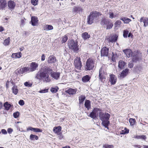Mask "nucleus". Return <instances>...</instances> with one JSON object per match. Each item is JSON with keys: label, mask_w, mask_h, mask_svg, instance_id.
<instances>
[{"label": "nucleus", "mask_w": 148, "mask_h": 148, "mask_svg": "<svg viewBox=\"0 0 148 148\" xmlns=\"http://www.w3.org/2000/svg\"><path fill=\"white\" fill-rule=\"evenodd\" d=\"M15 53L16 54V58H19L21 57L22 54L20 52Z\"/></svg>", "instance_id": "51"}, {"label": "nucleus", "mask_w": 148, "mask_h": 148, "mask_svg": "<svg viewBox=\"0 0 148 148\" xmlns=\"http://www.w3.org/2000/svg\"><path fill=\"white\" fill-rule=\"evenodd\" d=\"M109 17L111 18H112L115 17V16H114L113 13L112 12L109 13Z\"/></svg>", "instance_id": "53"}, {"label": "nucleus", "mask_w": 148, "mask_h": 148, "mask_svg": "<svg viewBox=\"0 0 148 148\" xmlns=\"http://www.w3.org/2000/svg\"><path fill=\"white\" fill-rule=\"evenodd\" d=\"M56 58L53 56H50L48 58L47 62L49 63H54L56 61Z\"/></svg>", "instance_id": "16"}, {"label": "nucleus", "mask_w": 148, "mask_h": 148, "mask_svg": "<svg viewBox=\"0 0 148 148\" xmlns=\"http://www.w3.org/2000/svg\"><path fill=\"white\" fill-rule=\"evenodd\" d=\"M134 146L135 147H138V148H141V146H140V145H135Z\"/></svg>", "instance_id": "63"}, {"label": "nucleus", "mask_w": 148, "mask_h": 148, "mask_svg": "<svg viewBox=\"0 0 148 148\" xmlns=\"http://www.w3.org/2000/svg\"><path fill=\"white\" fill-rule=\"evenodd\" d=\"M85 97L84 96L81 95L79 97V103L83 104L84 101L85 99Z\"/></svg>", "instance_id": "34"}, {"label": "nucleus", "mask_w": 148, "mask_h": 148, "mask_svg": "<svg viewBox=\"0 0 148 148\" xmlns=\"http://www.w3.org/2000/svg\"><path fill=\"white\" fill-rule=\"evenodd\" d=\"M128 33L129 31L127 30H124L123 32V36L124 37L127 38Z\"/></svg>", "instance_id": "42"}, {"label": "nucleus", "mask_w": 148, "mask_h": 148, "mask_svg": "<svg viewBox=\"0 0 148 148\" xmlns=\"http://www.w3.org/2000/svg\"><path fill=\"white\" fill-rule=\"evenodd\" d=\"M98 109H94L93 111L91 112L88 116L90 117L93 119H95L96 118V114L98 111Z\"/></svg>", "instance_id": "15"}, {"label": "nucleus", "mask_w": 148, "mask_h": 148, "mask_svg": "<svg viewBox=\"0 0 148 148\" xmlns=\"http://www.w3.org/2000/svg\"><path fill=\"white\" fill-rule=\"evenodd\" d=\"M82 38L84 40H86L90 37V36L88 34V33L85 32L82 34Z\"/></svg>", "instance_id": "28"}, {"label": "nucleus", "mask_w": 148, "mask_h": 148, "mask_svg": "<svg viewBox=\"0 0 148 148\" xmlns=\"http://www.w3.org/2000/svg\"><path fill=\"white\" fill-rule=\"evenodd\" d=\"M4 106L5 108V110H8L11 106V105L10 104L8 103V102H6L4 103Z\"/></svg>", "instance_id": "35"}, {"label": "nucleus", "mask_w": 148, "mask_h": 148, "mask_svg": "<svg viewBox=\"0 0 148 148\" xmlns=\"http://www.w3.org/2000/svg\"><path fill=\"white\" fill-rule=\"evenodd\" d=\"M130 125H133L136 122V120L134 119L130 118L129 119Z\"/></svg>", "instance_id": "37"}, {"label": "nucleus", "mask_w": 148, "mask_h": 148, "mask_svg": "<svg viewBox=\"0 0 148 148\" xmlns=\"http://www.w3.org/2000/svg\"><path fill=\"white\" fill-rule=\"evenodd\" d=\"M118 37V36L117 35L113 36L110 38L109 39V42L112 43L115 42L117 39Z\"/></svg>", "instance_id": "23"}, {"label": "nucleus", "mask_w": 148, "mask_h": 148, "mask_svg": "<svg viewBox=\"0 0 148 148\" xmlns=\"http://www.w3.org/2000/svg\"><path fill=\"white\" fill-rule=\"evenodd\" d=\"M134 138L137 139H142L145 140L146 138V136L145 135H137L135 137H134Z\"/></svg>", "instance_id": "33"}, {"label": "nucleus", "mask_w": 148, "mask_h": 148, "mask_svg": "<svg viewBox=\"0 0 148 148\" xmlns=\"http://www.w3.org/2000/svg\"><path fill=\"white\" fill-rule=\"evenodd\" d=\"M38 64L35 62H33L32 63L30 66V68H29V72L35 71L38 67Z\"/></svg>", "instance_id": "13"}, {"label": "nucleus", "mask_w": 148, "mask_h": 148, "mask_svg": "<svg viewBox=\"0 0 148 148\" xmlns=\"http://www.w3.org/2000/svg\"><path fill=\"white\" fill-rule=\"evenodd\" d=\"M136 69L138 70L137 72L139 73L142 70L143 68L141 66H137L136 67Z\"/></svg>", "instance_id": "44"}, {"label": "nucleus", "mask_w": 148, "mask_h": 148, "mask_svg": "<svg viewBox=\"0 0 148 148\" xmlns=\"http://www.w3.org/2000/svg\"><path fill=\"white\" fill-rule=\"evenodd\" d=\"M21 25H24V22H25V21H24V20L23 19L21 20Z\"/></svg>", "instance_id": "61"}, {"label": "nucleus", "mask_w": 148, "mask_h": 148, "mask_svg": "<svg viewBox=\"0 0 148 148\" xmlns=\"http://www.w3.org/2000/svg\"><path fill=\"white\" fill-rule=\"evenodd\" d=\"M109 49L106 47H103L101 49V55L103 56H108Z\"/></svg>", "instance_id": "11"}, {"label": "nucleus", "mask_w": 148, "mask_h": 148, "mask_svg": "<svg viewBox=\"0 0 148 148\" xmlns=\"http://www.w3.org/2000/svg\"><path fill=\"white\" fill-rule=\"evenodd\" d=\"M84 105L88 110L90 107V101L89 100H86L85 102Z\"/></svg>", "instance_id": "31"}, {"label": "nucleus", "mask_w": 148, "mask_h": 148, "mask_svg": "<svg viewBox=\"0 0 148 148\" xmlns=\"http://www.w3.org/2000/svg\"><path fill=\"white\" fill-rule=\"evenodd\" d=\"M95 63L93 60L91 58H89L87 60L86 65L85 67L86 70H90L92 69L95 66Z\"/></svg>", "instance_id": "6"}, {"label": "nucleus", "mask_w": 148, "mask_h": 148, "mask_svg": "<svg viewBox=\"0 0 148 148\" xmlns=\"http://www.w3.org/2000/svg\"><path fill=\"white\" fill-rule=\"evenodd\" d=\"M77 91V88H69L66 90L65 92L70 95H73L76 94Z\"/></svg>", "instance_id": "12"}, {"label": "nucleus", "mask_w": 148, "mask_h": 148, "mask_svg": "<svg viewBox=\"0 0 148 148\" xmlns=\"http://www.w3.org/2000/svg\"><path fill=\"white\" fill-rule=\"evenodd\" d=\"M110 115L107 113H104L100 112L99 113V117L100 119L102 121V124L106 128L108 129V126L109 123L108 120L110 117Z\"/></svg>", "instance_id": "2"}, {"label": "nucleus", "mask_w": 148, "mask_h": 148, "mask_svg": "<svg viewBox=\"0 0 148 148\" xmlns=\"http://www.w3.org/2000/svg\"><path fill=\"white\" fill-rule=\"evenodd\" d=\"M24 85L26 86L31 87L32 85V84L29 83V82H26L24 84Z\"/></svg>", "instance_id": "47"}, {"label": "nucleus", "mask_w": 148, "mask_h": 148, "mask_svg": "<svg viewBox=\"0 0 148 148\" xmlns=\"http://www.w3.org/2000/svg\"><path fill=\"white\" fill-rule=\"evenodd\" d=\"M44 30H51L53 29V26L50 25H45L44 26Z\"/></svg>", "instance_id": "30"}, {"label": "nucleus", "mask_w": 148, "mask_h": 148, "mask_svg": "<svg viewBox=\"0 0 148 148\" xmlns=\"http://www.w3.org/2000/svg\"><path fill=\"white\" fill-rule=\"evenodd\" d=\"M120 19L123 21L124 23L127 24L129 23L131 21V20L126 17H122L120 18Z\"/></svg>", "instance_id": "26"}, {"label": "nucleus", "mask_w": 148, "mask_h": 148, "mask_svg": "<svg viewBox=\"0 0 148 148\" xmlns=\"http://www.w3.org/2000/svg\"><path fill=\"white\" fill-rule=\"evenodd\" d=\"M19 115V113L18 112H17L14 113L13 114V116L15 118H17L18 117Z\"/></svg>", "instance_id": "46"}, {"label": "nucleus", "mask_w": 148, "mask_h": 148, "mask_svg": "<svg viewBox=\"0 0 148 148\" xmlns=\"http://www.w3.org/2000/svg\"><path fill=\"white\" fill-rule=\"evenodd\" d=\"M33 131L37 132H42V130L39 128H34Z\"/></svg>", "instance_id": "48"}, {"label": "nucleus", "mask_w": 148, "mask_h": 148, "mask_svg": "<svg viewBox=\"0 0 148 148\" xmlns=\"http://www.w3.org/2000/svg\"><path fill=\"white\" fill-rule=\"evenodd\" d=\"M10 38L8 37L7 39L5 40L3 44L5 46H7L10 43Z\"/></svg>", "instance_id": "38"}, {"label": "nucleus", "mask_w": 148, "mask_h": 148, "mask_svg": "<svg viewBox=\"0 0 148 148\" xmlns=\"http://www.w3.org/2000/svg\"><path fill=\"white\" fill-rule=\"evenodd\" d=\"M68 45L70 49L73 50L74 52H77L79 50L77 46V42H75L73 40L69 41Z\"/></svg>", "instance_id": "4"}, {"label": "nucleus", "mask_w": 148, "mask_h": 148, "mask_svg": "<svg viewBox=\"0 0 148 148\" xmlns=\"http://www.w3.org/2000/svg\"><path fill=\"white\" fill-rule=\"evenodd\" d=\"M133 35L131 33H130L128 35V37H132Z\"/></svg>", "instance_id": "64"}, {"label": "nucleus", "mask_w": 148, "mask_h": 148, "mask_svg": "<svg viewBox=\"0 0 148 148\" xmlns=\"http://www.w3.org/2000/svg\"><path fill=\"white\" fill-rule=\"evenodd\" d=\"M110 20L108 19H104L102 20L101 24V25L103 26L104 25H106V26L110 23Z\"/></svg>", "instance_id": "29"}, {"label": "nucleus", "mask_w": 148, "mask_h": 148, "mask_svg": "<svg viewBox=\"0 0 148 148\" xmlns=\"http://www.w3.org/2000/svg\"><path fill=\"white\" fill-rule=\"evenodd\" d=\"M134 64L132 62H129L128 64V67L130 68H132L133 67Z\"/></svg>", "instance_id": "50"}, {"label": "nucleus", "mask_w": 148, "mask_h": 148, "mask_svg": "<svg viewBox=\"0 0 148 148\" xmlns=\"http://www.w3.org/2000/svg\"><path fill=\"white\" fill-rule=\"evenodd\" d=\"M1 132L3 134H7L6 131L5 129H2L1 131Z\"/></svg>", "instance_id": "56"}, {"label": "nucleus", "mask_w": 148, "mask_h": 148, "mask_svg": "<svg viewBox=\"0 0 148 148\" xmlns=\"http://www.w3.org/2000/svg\"><path fill=\"white\" fill-rule=\"evenodd\" d=\"M30 139L32 140H37L38 138V136L36 135L31 134L29 137Z\"/></svg>", "instance_id": "36"}, {"label": "nucleus", "mask_w": 148, "mask_h": 148, "mask_svg": "<svg viewBox=\"0 0 148 148\" xmlns=\"http://www.w3.org/2000/svg\"><path fill=\"white\" fill-rule=\"evenodd\" d=\"M11 57L12 58H16V54H15V53H13L11 56Z\"/></svg>", "instance_id": "60"}, {"label": "nucleus", "mask_w": 148, "mask_h": 148, "mask_svg": "<svg viewBox=\"0 0 148 148\" xmlns=\"http://www.w3.org/2000/svg\"><path fill=\"white\" fill-rule=\"evenodd\" d=\"M131 56L133 62H136L141 61L142 60L141 56L136 51H134L132 53Z\"/></svg>", "instance_id": "8"}, {"label": "nucleus", "mask_w": 148, "mask_h": 148, "mask_svg": "<svg viewBox=\"0 0 148 148\" xmlns=\"http://www.w3.org/2000/svg\"><path fill=\"white\" fill-rule=\"evenodd\" d=\"M6 2L5 0H0V9H3L6 6Z\"/></svg>", "instance_id": "21"}, {"label": "nucleus", "mask_w": 148, "mask_h": 148, "mask_svg": "<svg viewBox=\"0 0 148 148\" xmlns=\"http://www.w3.org/2000/svg\"><path fill=\"white\" fill-rule=\"evenodd\" d=\"M19 104L21 106H22L24 104V102L23 100H20L18 102Z\"/></svg>", "instance_id": "52"}, {"label": "nucleus", "mask_w": 148, "mask_h": 148, "mask_svg": "<svg viewBox=\"0 0 148 148\" xmlns=\"http://www.w3.org/2000/svg\"><path fill=\"white\" fill-rule=\"evenodd\" d=\"M45 56L44 54H42L41 56V60L43 61L45 60Z\"/></svg>", "instance_id": "58"}, {"label": "nucleus", "mask_w": 148, "mask_h": 148, "mask_svg": "<svg viewBox=\"0 0 148 148\" xmlns=\"http://www.w3.org/2000/svg\"><path fill=\"white\" fill-rule=\"evenodd\" d=\"M125 65V63L122 60H120L119 62L118 67L121 69H123Z\"/></svg>", "instance_id": "24"}, {"label": "nucleus", "mask_w": 148, "mask_h": 148, "mask_svg": "<svg viewBox=\"0 0 148 148\" xmlns=\"http://www.w3.org/2000/svg\"><path fill=\"white\" fill-rule=\"evenodd\" d=\"M68 39V37L66 35H65L63 37L62 42V43H64L66 42Z\"/></svg>", "instance_id": "49"}, {"label": "nucleus", "mask_w": 148, "mask_h": 148, "mask_svg": "<svg viewBox=\"0 0 148 148\" xmlns=\"http://www.w3.org/2000/svg\"><path fill=\"white\" fill-rule=\"evenodd\" d=\"M90 77L89 75H86L83 77L82 78V80L83 82H87L90 80Z\"/></svg>", "instance_id": "27"}, {"label": "nucleus", "mask_w": 148, "mask_h": 148, "mask_svg": "<svg viewBox=\"0 0 148 148\" xmlns=\"http://www.w3.org/2000/svg\"><path fill=\"white\" fill-rule=\"evenodd\" d=\"M51 77L54 79L56 80H58L60 78V73L58 72H54L51 71L50 72Z\"/></svg>", "instance_id": "10"}, {"label": "nucleus", "mask_w": 148, "mask_h": 148, "mask_svg": "<svg viewBox=\"0 0 148 148\" xmlns=\"http://www.w3.org/2000/svg\"><path fill=\"white\" fill-rule=\"evenodd\" d=\"M8 132V133L10 134L13 131V129L11 128H9L7 130Z\"/></svg>", "instance_id": "55"}, {"label": "nucleus", "mask_w": 148, "mask_h": 148, "mask_svg": "<svg viewBox=\"0 0 148 148\" xmlns=\"http://www.w3.org/2000/svg\"><path fill=\"white\" fill-rule=\"evenodd\" d=\"M117 80V78L116 76L113 74H111L110 75L109 81L112 84H114Z\"/></svg>", "instance_id": "14"}, {"label": "nucleus", "mask_w": 148, "mask_h": 148, "mask_svg": "<svg viewBox=\"0 0 148 148\" xmlns=\"http://www.w3.org/2000/svg\"><path fill=\"white\" fill-rule=\"evenodd\" d=\"M123 52L125 54L127 57L128 58L130 57L131 54L133 53L132 50L129 49L123 50Z\"/></svg>", "instance_id": "20"}, {"label": "nucleus", "mask_w": 148, "mask_h": 148, "mask_svg": "<svg viewBox=\"0 0 148 148\" xmlns=\"http://www.w3.org/2000/svg\"><path fill=\"white\" fill-rule=\"evenodd\" d=\"M78 8L77 7H74L72 10V11L74 12H76L77 11Z\"/></svg>", "instance_id": "57"}, {"label": "nucleus", "mask_w": 148, "mask_h": 148, "mask_svg": "<svg viewBox=\"0 0 148 148\" xmlns=\"http://www.w3.org/2000/svg\"><path fill=\"white\" fill-rule=\"evenodd\" d=\"M129 130L126 128H125L124 130H122L121 131V132L120 133V134H127L129 133Z\"/></svg>", "instance_id": "39"}, {"label": "nucleus", "mask_w": 148, "mask_h": 148, "mask_svg": "<svg viewBox=\"0 0 148 148\" xmlns=\"http://www.w3.org/2000/svg\"><path fill=\"white\" fill-rule=\"evenodd\" d=\"M52 71V69L50 67L45 66L42 67L40 72H38L39 76L41 78H46L48 81L49 75L48 74L50 73V71Z\"/></svg>", "instance_id": "3"}, {"label": "nucleus", "mask_w": 148, "mask_h": 148, "mask_svg": "<svg viewBox=\"0 0 148 148\" xmlns=\"http://www.w3.org/2000/svg\"><path fill=\"white\" fill-rule=\"evenodd\" d=\"M101 14L97 11H93L90 12L87 18V23L91 24L94 22H96L99 19V17Z\"/></svg>", "instance_id": "1"}, {"label": "nucleus", "mask_w": 148, "mask_h": 148, "mask_svg": "<svg viewBox=\"0 0 148 148\" xmlns=\"http://www.w3.org/2000/svg\"><path fill=\"white\" fill-rule=\"evenodd\" d=\"M106 74L105 66L103 65L99 69V77L101 81L103 82V79H105Z\"/></svg>", "instance_id": "5"}, {"label": "nucleus", "mask_w": 148, "mask_h": 148, "mask_svg": "<svg viewBox=\"0 0 148 148\" xmlns=\"http://www.w3.org/2000/svg\"><path fill=\"white\" fill-rule=\"evenodd\" d=\"M58 89L59 88L58 87H56L55 88H51V91L52 92L55 93L58 91Z\"/></svg>", "instance_id": "40"}, {"label": "nucleus", "mask_w": 148, "mask_h": 148, "mask_svg": "<svg viewBox=\"0 0 148 148\" xmlns=\"http://www.w3.org/2000/svg\"><path fill=\"white\" fill-rule=\"evenodd\" d=\"M38 20L37 17L33 16L31 18L32 24L33 26H35L38 23Z\"/></svg>", "instance_id": "18"}, {"label": "nucleus", "mask_w": 148, "mask_h": 148, "mask_svg": "<svg viewBox=\"0 0 148 148\" xmlns=\"http://www.w3.org/2000/svg\"><path fill=\"white\" fill-rule=\"evenodd\" d=\"M29 68L23 67L21 68L18 71V72L19 74H23L26 72H29Z\"/></svg>", "instance_id": "17"}, {"label": "nucleus", "mask_w": 148, "mask_h": 148, "mask_svg": "<svg viewBox=\"0 0 148 148\" xmlns=\"http://www.w3.org/2000/svg\"><path fill=\"white\" fill-rule=\"evenodd\" d=\"M114 147L112 145L105 144L103 146V148H113Z\"/></svg>", "instance_id": "43"}, {"label": "nucleus", "mask_w": 148, "mask_h": 148, "mask_svg": "<svg viewBox=\"0 0 148 148\" xmlns=\"http://www.w3.org/2000/svg\"><path fill=\"white\" fill-rule=\"evenodd\" d=\"M113 26V24L112 23H110L108 24L107 26L106 29H111L112 26Z\"/></svg>", "instance_id": "45"}, {"label": "nucleus", "mask_w": 148, "mask_h": 148, "mask_svg": "<svg viewBox=\"0 0 148 148\" xmlns=\"http://www.w3.org/2000/svg\"><path fill=\"white\" fill-rule=\"evenodd\" d=\"M34 128H33L32 127H29L27 129V131L31 130L33 131Z\"/></svg>", "instance_id": "59"}, {"label": "nucleus", "mask_w": 148, "mask_h": 148, "mask_svg": "<svg viewBox=\"0 0 148 148\" xmlns=\"http://www.w3.org/2000/svg\"><path fill=\"white\" fill-rule=\"evenodd\" d=\"M15 5V3L14 1H9L8 3V7L10 9H14Z\"/></svg>", "instance_id": "22"}, {"label": "nucleus", "mask_w": 148, "mask_h": 148, "mask_svg": "<svg viewBox=\"0 0 148 148\" xmlns=\"http://www.w3.org/2000/svg\"><path fill=\"white\" fill-rule=\"evenodd\" d=\"M13 93L15 95H16L18 93V90L17 86H14L12 88Z\"/></svg>", "instance_id": "32"}, {"label": "nucleus", "mask_w": 148, "mask_h": 148, "mask_svg": "<svg viewBox=\"0 0 148 148\" xmlns=\"http://www.w3.org/2000/svg\"><path fill=\"white\" fill-rule=\"evenodd\" d=\"M129 73V69L127 68L123 70L121 73L118 75V77L120 79H122L125 77Z\"/></svg>", "instance_id": "9"}, {"label": "nucleus", "mask_w": 148, "mask_h": 148, "mask_svg": "<svg viewBox=\"0 0 148 148\" xmlns=\"http://www.w3.org/2000/svg\"><path fill=\"white\" fill-rule=\"evenodd\" d=\"M48 92V89H45L40 90L39 92L40 93H44Z\"/></svg>", "instance_id": "54"}, {"label": "nucleus", "mask_w": 148, "mask_h": 148, "mask_svg": "<svg viewBox=\"0 0 148 148\" xmlns=\"http://www.w3.org/2000/svg\"><path fill=\"white\" fill-rule=\"evenodd\" d=\"M31 3L34 5H36L38 4V0H31Z\"/></svg>", "instance_id": "41"}, {"label": "nucleus", "mask_w": 148, "mask_h": 148, "mask_svg": "<svg viewBox=\"0 0 148 148\" xmlns=\"http://www.w3.org/2000/svg\"><path fill=\"white\" fill-rule=\"evenodd\" d=\"M74 65L76 68V71L77 72H79L82 66L81 59L79 57H76L74 61Z\"/></svg>", "instance_id": "7"}, {"label": "nucleus", "mask_w": 148, "mask_h": 148, "mask_svg": "<svg viewBox=\"0 0 148 148\" xmlns=\"http://www.w3.org/2000/svg\"><path fill=\"white\" fill-rule=\"evenodd\" d=\"M61 127L60 126H58L57 127H55L53 128V131L54 132L57 134L58 135H59L60 132L61 131Z\"/></svg>", "instance_id": "25"}, {"label": "nucleus", "mask_w": 148, "mask_h": 148, "mask_svg": "<svg viewBox=\"0 0 148 148\" xmlns=\"http://www.w3.org/2000/svg\"><path fill=\"white\" fill-rule=\"evenodd\" d=\"M116 23L117 24L119 25L121 24V22L120 21H118Z\"/></svg>", "instance_id": "62"}, {"label": "nucleus", "mask_w": 148, "mask_h": 148, "mask_svg": "<svg viewBox=\"0 0 148 148\" xmlns=\"http://www.w3.org/2000/svg\"><path fill=\"white\" fill-rule=\"evenodd\" d=\"M140 22H143L144 23V26L146 27L147 26L148 24V18L146 17H142L140 20Z\"/></svg>", "instance_id": "19"}]
</instances>
